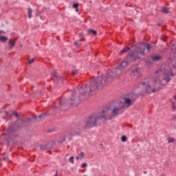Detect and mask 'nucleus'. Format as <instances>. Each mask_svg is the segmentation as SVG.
<instances>
[{
  "instance_id": "c756f323",
  "label": "nucleus",
  "mask_w": 176,
  "mask_h": 176,
  "mask_svg": "<svg viewBox=\"0 0 176 176\" xmlns=\"http://www.w3.org/2000/svg\"><path fill=\"white\" fill-rule=\"evenodd\" d=\"M81 167H82V168H85V167H87V164H86V163L82 164Z\"/></svg>"
},
{
  "instance_id": "5701e85b",
  "label": "nucleus",
  "mask_w": 176,
  "mask_h": 176,
  "mask_svg": "<svg viewBox=\"0 0 176 176\" xmlns=\"http://www.w3.org/2000/svg\"><path fill=\"white\" fill-rule=\"evenodd\" d=\"M73 8H74V9H76V12H78L79 10L78 9V8H79V3H76L73 4Z\"/></svg>"
},
{
  "instance_id": "c85d7f7f",
  "label": "nucleus",
  "mask_w": 176,
  "mask_h": 176,
  "mask_svg": "<svg viewBox=\"0 0 176 176\" xmlns=\"http://www.w3.org/2000/svg\"><path fill=\"white\" fill-rule=\"evenodd\" d=\"M78 72V70L73 71L72 73V76H75V75H77Z\"/></svg>"
},
{
  "instance_id": "79ce46f5",
  "label": "nucleus",
  "mask_w": 176,
  "mask_h": 176,
  "mask_svg": "<svg viewBox=\"0 0 176 176\" xmlns=\"http://www.w3.org/2000/svg\"><path fill=\"white\" fill-rule=\"evenodd\" d=\"M76 159L77 160H79V157H76Z\"/></svg>"
},
{
  "instance_id": "72a5a7b5",
  "label": "nucleus",
  "mask_w": 176,
  "mask_h": 176,
  "mask_svg": "<svg viewBox=\"0 0 176 176\" xmlns=\"http://www.w3.org/2000/svg\"><path fill=\"white\" fill-rule=\"evenodd\" d=\"M46 114L44 113V114H41L38 118L41 119L43 116H45Z\"/></svg>"
},
{
  "instance_id": "f257e3e1",
  "label": "nucleus",
  "mask_w": 176,
  "mask_h": 176,
  "mask_svg": "<svg viewBox=\"0 0 176 176\" xmlns=\"http://www.w3.org/2000/svg\"><path fill=\"white\" fill-rule=\"evenodd\" d=\"M115 78V74L113 72H110L107 76H102L101 77H96L92 81H90L89 86L87 85L79 88L78 91L80 96H85V94H93L94 91L98 90V89H102L104 87V82H111L112 78Z\"/></svg>"
},
{
  "instance_id": "0eeeda50",
  "label": "nucleus",
  "mask_w": 176,
  "mask_h": 176,
  "mask_svg": "<svg viewBox=\"0 0 176 176\" xmlns=\"http://www.w3.org/2000/svg\"><path fill=\"white\" fill-rule=\"evenodd\" d=\"M155 76H157V78L155 79V83L156 82H160V83H162V81L160 80V76H163L164 75L162 70L159 69L155 72Z\"/></svg>"
},
{
  "instance_id": "412c9836",
  "label": "nucleus",
  "mask_w": 176,
  "mask_h": 176,
  "mask_svg": "<svg viewBox=\"0 0 176 176\" xmlns=\"http://www.w3.org/2000/svg\"><path fill=\"white\" fill-rule=\"evenodd\" d=\"M127 50H130V47H127L126 49H123V50L120 52V54L122 55V54H124V53H127Z\"/></svg>"
},
{
  "instance_id": "20e7f679",
  "label": "nucleus",
  "mask_w": 176,
  "mask_h": 176,
  "mask_svg": "<svg viewBox=\"0 0 176 176\" xmlns=\"http://www.w3.org/2000/svg\"><path fill=\"white\" fill-rule=\"evenodd\" d=\"M111 111V107H106L102 111V118L104 119V120H111L112 118L114 116H118L119 115V108L116 107L112 111V114L109 115L108 113Z\"/></svg>"
},
{
  "instance_id": "c03bdc74",
  "label": "nucleus",
  "mask_w": 176,
  "mask_h": 176,
  "mask_svg": "<svg viewBox=\"0 0 176 176\" xmlns=\"http://www.w3.org/2000/svg\"><path fill=\"white\" fill-rule=\"evenodd\" d=\"M159 90H160V89H157V91H159Z\"/></svg>"
},
{
  "instance_id": "4be33fe9",
  "label": "nucleus",
  "mask_w": 176,
  "mask_h": 176,
  "mask_svg": "<svg viewBox=\"0 0 176 176\" xmlns=\"http://www.w3.org/2000/svg\"><path fill=\"white\" fill-rule=\"evenodd\" d=\"M28 17L31 19L32 17V9L28 8Z\"/></svg>"
},
{
  "instance_id": "49530a36",
  "label": "nucleus",
  "mask_w": 176,
  "mask_h": 176,
  "mask_svg": "<svg viewBox=\"0 0 176 176\" xmlns=\"http://www.w3.org/2000/svg\"><path fill=\"white\" fill-rule=\"evenodd\" d=\"M101 146H102V143L100 144Z\"/></svg>"
},
{
  "instance_id": "b1692460",
  "label": "nucleus",
  "mask_w": 176,
  "mask_h": 176,
  "mask_svg": "<svg viewBox=\"0 0 176 176\" xmlns=\"http://www.w3.org/2000/svg\"><path fill=\"white\" fill-rule=\"evenodd\" d=\"M168 142H169V143L175 142V139H174V138H168Z\"/></svg>"
},
{
  "instance_id": "6e6552de",
  "label": "nucleus",
  "mask_w": 176,
  "mask_h": 176,
  "mask_svg": "<svg viewBox=\"0 0 176 176\" xmlns=\"http://www.w3.org/2000/svg\"><path fill=\"white\" fill-rule=\"evenodd\" d=\"M145 89L148 94H151V93H156V89H152L149 85H146Z\"/></svg>"
},
{
  "instance_id": "9d476101",
  "label": "nucleus",
  "mask_w": 176,
  "mask_h": 176,
  "mask_svg": "<svg viewBox=\"0 0 176 176\" xmlns=\"http://www.w3.org/2000/svg\"><path fill=\"white\" fill-rule=\"evenodd\" d=\"M146 65L148 68H151V67H153V60H152V58L151 56H148L147 58V60L146 61Z\"/></svg>"
},
{
  "instance_id": "6ab92c4d",
  "label": "nucleus",
  "mask_w": 176,
  "mask_h": 176,
  "mask_svg": "<svg viewBox=\"0 0 176 176\" xmlns=\"http://www.w3.org/2000/svg\"><path fill=\"white\" fill-rule=\"evenodd\" d=\"M7 41H8V37L3 36H0V42L5 43V42H7Z\"/></svg>"
},
{
  "instance_id": "4c0bfd02",
  "label": "nucleus",
  "mask_w": 176,
  "mask_h": 176,
  "mask_svg": "<svg viewBox=\"0 0 176 176\" xmlns=\"http://www.w3.org/2000/svg\"><path fill=\"white\" fill-rule=\"evenodd\" d=\"M74 45L75 46H78V43L77 41H76V42L74 43Z\"/></svg>"
},
{
  "instance_id": "bb28decb",
  "label": "nucleus",
  "mask_w": 176,
  "mask_h": 176,
  "mask_svg": "<svg viewBox=\"0 0 176 176\" xmlns=\"http://www.w3.org/2000/svg\"><path fill=\"white\" fill-rule=\"evenodd\" d=\"M172 104H173V111L175 112L176 111L175 102H172Z\"/></svg>"
},
{
  "instance_id": "393cba45",
  "label": "nucleus",
  "mask_w": 176,
  "mask_h": 176,
  "mask_svg": "<svg viewBox=\"0 0 176 176\" xmlns=\"http://www.w3.org/2000/svg\"><path fill=\"white\" fill-rule=\"evenodd\" d=\"M132 74H133V75H138V69H135L134 70H132Z\"/></svg>"
},
{
  "instance_id": "e433bc0d",
  "label": "nucleus",
  "mask_w": 176,
  "mask_h": 176,
  "mask_svg": "<svg viewBox=\"0 0 176 176\" xmlns=\"http://www.w3.org/2000/svg\"><path fill=\"white\" fill-rule=\"evenodd\" d=\"M79 36H80L81 38H83V33H80Z\"/></svg>"
},
{
  "instance_id": "f3484780",
  "label": "nucleus",
  "mask_w": 176,
  "mask_h": 176,
  "mask_svg": "<svg viewBox=\"0 0 176 176\" xmlns=\"http://www.w3.org/2000/svg\"><path fill=\"white\" fill-rule=\"evenodd\" d=\"M28 122H31V118H25L24 119L21 120V123H27Z\"/></svg>"
},
{
  "instance_id": "1a4fd4ad",
  "label": "nucleus",
  "mask_w": 176,
  "mask_h": 176,
  "mask_svg": "<svg viewBox=\"0 0 176 176\" xmlns=\"http://www.w3.org/2000/svg\"><path fill=\"white\" fill-rule=\"evenodd\" d=\"M52 79L53 80L57 81L63 79V77H61V76L57 75V72L54 71L52 73Z\"/></svg>"
},
{
  "instance_id": "f03ea898",
  "label": "nucleus",
  "mask_w": 176,
  "mask_h": 176,
  "mask_svg": "<svg viewBox=\"0 0 176 176\" xmlns=\"http://www.w3.org/2000/svg\"><path fill=\"white\" fill-rule=\"evenodd\" d=\"M147 52H151V49H153V45L149 43H142L138 45L135 50L133 52V54L129 56V61H137L140 60L142 56H145V50Z\"/></svg>"
},
{
  "instance_id": "cd10ccee",
  "label": "nucleus",
  "mask_w": 176,
  "mask_h": 176,
  "mask_svg": "<svg viewBox=\"0 0 176 176\" xmlns=\"http://www.w3.org/2000/svg\"><path fill=\"white\" fill-rule=\"evenodd\" d=\"M79 157H80L81 159H83V158L85 157V153L81 152V153L79 154Z\"/></svg>"
},
{
  "instance_id": "39448f33",
  "label": "nucleus",
  "mask_w": 176,
  "mask_h": 176,
  "mask_svg": "<svg viewBox=\"0 0 176 176\" xmlns=\"http://www.w3.org/2000/svg\"><path fill=\"white\" fill-rule=\"evenodd\" d=\"M79 103V101L76 98V96L74 94L72 95L69 99H65L63 101L59 102V105L63 107H72V105H77Z\"/></svg>"
},
{
  "instance_id": "f8f14e48",
  "label": "nucleus",
  "mask_w": 176,
  "mask_h": 176,
  "mask_svg": "<svg viewBox=\"0 0 176 176\" xmlns=\"http://www.w3.org/2000/svg\"><path fill=\"white\" fill-rule=\"evenodd\" d=\"M16 131H18L17 128H16V126L14 125H10L8 128V133H16Z\"/></svg>"
},
{
  "instance_id": "2eb2a0df",
  "label": "nucleus",
  "mask_w": 176,
  "mask_h": 176,
  "mask_svg": "<svg viewBox=\"0 0 176 176\" xmlns=\"http://www.w3.org/2000/svg\"><path fill=\"white\" fill-rule=\"evenodd\" d=\"M14 125L18 131L20 130V129H21V125L20 124V123L18 122L17 120L14 122Z\"/></svg>"
},
{
  "instance_id": "37998d69",
  "label": "nucleus",
  "mask_w": 176,
  "mask_h": 176,
  "mask_svg": "<svg viewBox=\"0 0 176 176\" xmlns=\"http://www.w3.org/2000/svg\"><path fill=\"white\" fill-rule=\"evenodd\" d=\"M34 119H36V116H34Z\"/></svg>"
},
{
  "instance_id": "c9c22d12",
  "label": "nucleus",
  "mask_w": 176,
  "mask_h": 176,
  "mask_svg": "<svg viewBox=\"0 0 176 176\" xmlns=\"http://www.w3.org/2000/svg\"><path fill=\"white\" fill-rule=\"evenodd\" d=\"M2 34H6L5 32H3V30H0V35Z\"/></svg>"
},
{
  "instance_id": "aec40b11",
  "label": "nucleus",
  "mask_w": 176,
  "mask_h": 176,
  "mask_svg": "<svg viewBox=\"0 0 176 176\" xmlns=\"http://www.w3.org/2000/svg\"><path fill=\"white\" fill-rule=\"evenodd\" d=\"M88 32L90 34H92V35H97V31H96V30H93V29H89V30H88Z\"/></svg>"
},
{
  "instance_id": "dca6fc26",
  "label": "nucleus",
  "mask_w": 176,
  "mask_h": 176,
  "mask_svg": "<svg viewBox=\"0 0 176 176\" xmlns=\"http://www.w3.org/2000/svg\"><path fill=\"white\" fill-rule=\"evenodd\" d=\"M162 12L164 13L165 14H167V13H170V11L168 10V8H167L166 7H163L162 8Z\"/></svg>"
},
{
  "instance_id": "9b49d317",
  "label": "nucleus",
  "mask_w": 176,
  "mask_h": 176,
  "mask_svg": "<svg viewBox=\"0 0 176 176\" xmlns=\"http://www.w3.org/2000/svg\"><path fill=\"white\" fill-rule=\"evenodd\" d=\"M151 60H153V63H156V61H160L162 58V56L156 55V56H151Z\"/></svg>"
},
{
  "instance_id": "ddd939ff",
  "label": "nucleus",
  "mask_w": 176,
  "mask_h": 176,
  "mask_svg": "<svg viewBox=\"0 0 176 176\" xmlns=\"http://www.w3.org/2000/svg\"><path fill=\"white\" fill-rule=\"evenodd\" d=\"M17 39H10L8 41V45H10V49H12L13 47H14V46H16V42Z\"/></svg>"
},
{
  "instance_id": "423d86ee",
  "label": "nucleus",
  "mask_w": 176,
  "mask_h": 176,
  "mask_svg": "<svg viewBox=\"0 0 176 176\" xmlns=\"http://www.w3.org/2000/svg\"><path fill=\"white\" fill-rule=\"evenodd\" d=\"M130 56H133V52H131V54H129V55L126 57L125 60L122 61L120 63V67H122V68H126V67H127V64H129V63H131L133 61H135V60H130Z\"/></svg>"
},
{
  "instance_id": "ea45409f",
  "label": "nucleus",
  "mask_w": 176,
  "mask_h": 176,
  "mask_svg": "<svg viewBox=\"0 0 176 176\" xmlns=\"http://www.w3.org/2000/svg\"><path fill=\"white\" fill-rule=\"evenodd\" d=\"M58 170H56V171L55 176H58Z\"/></svg>"
},
{
  "instance_id": "f704fd0d",
  "label": "nucleus",
  "mask_w": 176,
  "mask_h": 176,
  "mask_svg": "<svg viewBox=\"0 0 176 176\" xmlns=\"http://www.w3.org/2000/svg\"><path fill=\"white\" fill-rule=\"evenodd\" d=\"M80 41L81 42H84V41H85V38L82 37V38L80 39Z\"/></svg>"
},
{
  "instance_id": "a878e982",
  "label": "nucleus",
  "mask_w": 176,
  "mask_h": 176,
  "mask_svg": "<svg viewBox=\"0 0 176 176\" xmlns=\"http://www.w3.org/2000/svg\"><path fill=\"white\" fill-rule=\"evenodd\" d=\"M122 142H126L127 141V137L126 135H124L121 138Z\"/></svg>"
},
{
  "instance_id": "7c9ffc66",
  "label": "nucleus",
  "mask_w": 176,
  "mask_h": 176,
  "mask_svg": "<svg viewBox=\"0 0 176 176\" xmlns=\"http://www.w3.org/2000/svg\"><path fill=\"white\" fill-rule=\"evenodd\" d=\"M35 61V58H32V60L28 61V64H32Z\"/></svg>"
},
{
  "instance_id": "a19ab883",
  "label": "nucleus",
  "mask_w": 176,
  "mask_h": 176,
  "mask_svg": "<svg viewBox=\"0 0 176 176\" xmlns=\"http://www.w3.org/2000/svg\"><path fill=\"white\" fill-rule=\"evenodd\" d=\"M142 84L144 85V86H146V83L145 82H142Z\"/></svg>"
},
{
  "instance_id": "a211bd4d",
  "label": "nucleus",
  "mask_w": 176,
  "mask_h": 176,
  "mask_svg": "<svg viewBox=\"0 0 176 176\" xmlns=\"http://www.w3.org/2000/svg\"><path fill=\"white\" fill-rule=\"evenodd\" d=\"M124 102L125 104H127V105H133V102L129 98H125Z\"/></svg>"
},
{
  "instance_id": "473e14b6",
  "label": "nucleus",
  "mask_w": 176,
  "mask_h": 176,
  "mask_svg": "<svg viewBox=\"0 0 176 176\" xmlns=\"http://www.w3.org/2000/svg\"><path fill=\"white\" fill-rule=\"evenodd\" d=\"M69 162H70L71 163L74 164V157H71L69 158Z\"/></svg>"
},
{
  "instance_id": "2f4dec72",
  "label": "nucleus",
  "mask_w": 176,
  "mask_h": 176,
  "mask_svg": "<svg viewBox=\"0 0 176 176\" xmlns=\"http://www.w3.org/2000/svg\"><path fill=\"white\" fill-rule=\"evenodd\" d=\"M13 115L15 116V118H19V113L17 112H14Z\"/></svg>"
},
{
  "instance_id": "7ed1b4c3",
  "label": "nucleus",
  "mask_w": 176,
  "mask_h": 176,
  "mask_svg": "<svg viewBox=\"0 0 176 176\" xmlns=\"http://www.w3.org/2000/svg\"><path fill=\"white\" fill-rule=\"evenodd\" d=\"M101 119H104V118H102V115L99 116H90L88 120L85 123V128L93 129V127H97Z\"/></svg>"
},
{
  "instance_id": "a18cd8bd",
  "label": "nucleus",
  "mask_w": 176,
  "mask_h": 176,
  "mask_svg": "<svg viewBox=\"0 0 176 176\" xmlns=\"http://www.w3.org/2000/svg\"><path fill=\"white\" fill-rule=\"evenodd\" d=\"M173 68H176V66H173Z\"/></svg>"
},
{
  "instance_id": "4468645a",
  "label": "nucleus",
  "mask_w": 176,
  "mask_h": 176,
  "mask_svg": "<svg viewBox=\"0 0 176 176\" xmlns=\"http://www.w3.org/2000/svg\"><path fill=\"white\" fill-rule=\"evenodd\" d=\"M42 151H46V149H50V144H46L41 146Z\"/></svg>"
},
{
  "instance_id": "58836bf2",
  "label": "nucleus",
  "mask_w": 176,
  "mask_h": 176,
  "mask_svg": "<svg viewBox=\"0 0 176 176\" xmlns=\"http://www.w3.org/2000/svg\"><path fill=\"white\" fill-rule=\"evenodd\" d=\"M165 80H166V82H170V78H164Z\"/></svg>"
}]
</instances>
